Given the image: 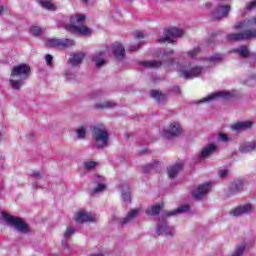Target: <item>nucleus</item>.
<instances>
[{
	"label": "nucleus",
	"mask_w": 256,
	"mask_h": 256,
	"mask_svg": "<svg viewBox=\"0 0 256 256\" xmlns=\"http://www.w3.org/2000/svg\"><path fill=\"white\" fill-rule=\"evenodd\" d=\"M31 75V66L28 64H19L12 68L10 73V87L19 91L25 85L26 79Z\"/></svg>",
	"instance_id": "1"
},
{
	"label": "nucleus",
	"mask_w": 256,
	"mask_h": 256,
	"mask_svg": "<svg viewBox=\"0 0 256 256\" xmlns=\"http://www.w3.org/2000/svg\"><path fill=\"white\" fill-rule=\"evenodd\" d=\"M86 16L84 14H77L70 16V22L65 26L66 31L70 33H78L83 37H91L93 30L83 25L85 23Z\"/></svg>",
	"instance_id": "2"
},
{
	"label": "nucleus",
	"mask_w": 256,
	"mask_h": 256,
	"mask_svg": "<svg viewBox=\"0 0 256 256\" xmlns=\"http://www.w3.org/2000/svg\"><path fill=\"white\" fill-rule=\"evenodd\" d=\"M92 137L96 143V147L98 149H103L107 147L109 143V133L107 132V128L103 124H98L92 129Z\"/></svg>",
	"instance_id": "3"
},
{
	"label": "nucleus",
	"mask_w": 256,
	"mask_h": 256,
	"mask_svg": "<svg viewBox=\"0 0 256 256\" xmlns=\"http://www.w3.org/2000/svg\"><path fill=\"white\" fill-rule=\"evenodd\" d=\"M2 218L8 225H12L16 231H19V233H29V226L23 219L11 216L7 212H2Z\"/></svg>",
	"instance_id": "4"
},
{
	"label": "nucleus",
	"mask_w": 256,
	"mask_h": 256,
	"mask_svg": "<svg viewBox=\"0 0 256 256\" xmlns=\"http://www.w3.org/2000/svg\"><path fill=\"white\" fill-rule=\"evenodd\" d=\"M141 213V208H135L126 214V217L124 218H118L116 215L112 217V223H118V225H128V223H131V221H134V219H137L139 217V214Z\"/></svg>",
	"instance_id": "5"
},
{
	"label": "nucleus",
	"mask_w": 256,
	"mask_h": 256,
	"mask_svg": "<svg viewBox=\"0 0 256 256\" xmlns=\"http://www.w3.org/2000/svg\"><path fill=\"white\" fill-rule=\"evenodd\" d=\"M228 41H247L249 39H256V29L246 30L240 33H230L226 36Z\"/></svg>",
	"instance_id": "6"
},
{
	"label": "nucleus",
	"mask_w": 256,
	"mask_h": 256,
	"mask_svg": "<svg viewBox=\"0 0 256 256\" xmlns=\"http://www.w3.org/2000/svg\"><path fill=\"white\" fill-rule=\"evenodd\" d=\"M185 35V32L178 28H170L165 31L164 37L158 39V43H173V39H177V37H183Z\"/></svg>",
	"instance_id": "7"
},
{
	"label": "nucleus",
	"mask_w": 256,
	"mask_h": 256,
	"mask_svg": "<svg viewBox=\"0 0 256 256\" xmlns=\"http://www.w3.org/2000/svg\"><path fill=\"white\" fill-rule=\"evenodd\" d=\"M46 47H52L54 49H67V47H73L75 45V41L71 39H49L45 43Z\"/></svg>",
	"instance_id": "8"
},
{
	"label": "nucleus",
	"mask_w": 256,
	"mask_h": 256,
	"mask_svg": "<svg viewBox=\"0 0 256 256\" xmlns=\"http://www.w3.org/2000/svg\"><path fill=\"white\" fill-rule=\"evenodd\" d=\"M107 51L108 50L105 49L91 55V61L96 67H103L104 65H107Z\"/></svg>",
	"instance_id": "9"
},
{
	"label": "nucleus",
	"mask_w": 256,
	"mask_h": 256,
	"mask_svg": "<svg viewBox=\"0 0 256 256\" xmlns=\"http://www.w3.org/2000/svg\"><path fill=\"white\" fill-rule=\"evenodd\" d=\"M76 223H95L97 215H91L85 211H79L74 216Z\"/></svg>",
	"instance_id": "10"
},
{
	"label": "nucleus",
	"mask_w": 256,
	"mask_h": 256,
	"mask_svg": "<svg viewBox=\"0 0 256 256\" xmlns=\"http://www.w3.org/2000/svg\"><path fill=\"white\" fill-rule=\"evenodd\" d=\"M182 132L181 125L179 123L174 122L170 124L168 129L163 131V137L166 139H171V137H179V134Z\"/></svg>",
	"instance_id": "11"
},
{
	"label": "nucleus",
	"mask_w": 256,
	"mask_h": 256,
	"mask_svg": "<svg viewBox=\"0 0 256 256\" xmlns=\"http://www.w3.org/2000/svg\"><path fill=\"white\" fill-rule=\"evenodd\" d=\"M230 97H233L231 92H225V91L214 92L208 95L203 100H201L199 103H209L211 101H217V99H230Z\"/></svg>",
	"instance_id": "12"
},
{
	"label": "nucleus",
	"mask_w": 256,
	"mask_h": 256,
	"mask_svg": "<svg viewBox=\"0 0 256 256\" xmlns=\"http://www.w3.org/2000/svg\"><path fill=\"white\" fill-rule=\"evenodd\" d=\"M255 208L251 204H245L243 206H238L230 211V215L233 217H241V215H247L248 213H253Z\"/></svg>",
	"instance_id": "13"
},
{
	"label": "nucleus",
	"mask_w": 256,
	"mask_h": 256,
	"mask_svg": "<svg viewBox=\"0 0 256 256\" xmlns=\"http://www.w3.org/2000/svg\"><path fill=\"white\" fill-rule=\"evenodd\" d=\"M202 73L203 68L201 66H196L190 71L181 70L180 77H184V79H195V77H199Z\"/></svg>",
	"instance_id": "14"
},
{
	"label": "nucleus",
	"mask_w": 256,
	"mask_h": 256,
	"mask_svg": "<svg viewBox=\"0 0 256 256\" xmlns=\"http://www.w3.org/2000/svg\"><path fill=\"white\" fill-rule=\"evenodd\" d=\"M209 191H211V184H202L192 192V197H194V199H201L204 195H207Z\"/></svg>",
	"instance_id": "15"
},
{
	"label": "nucleus",
	"mask_w": 256,
	"mask_h": 256,
	"mask_svg": "<svg viewBox=\"0 0 256 256\" xmlns=\"http://www.w3.org/2000/svg\"><path fill=\"white\" fill-rule=\"evenodd\" d=\"M229 11H231V6L224 5L219 6L214 12H213V19L219 20V19H225L227 15H229Z\"/></svg>",
	"instance_id": "16"
},
{
	"label": "nucleus",
	"mask_w": 256,
	"mask_h": 256,
	"mask_svg": "<svg viewBox=\"0 0 256 256\" xmlns=\"http://www.w3.org/2000/svg\"><path fill=\"white\" fill-rule=\"evenodd\" d=\"M156 234L165 235L166 237H173V235H175V229L167 225V223H162L158 225Z\"/></svg>",
	"instance_id": "17"
},
{
	"label": "nucleus",
	"mask_w": 256,
	"mask_h": 256,
	"mask_svg": "<svg viewBox=\"0 0 256 256\" xmlns=\"http://www.w3.org/2000/svg\"><path fill=\"white\" fill-rule=\"evenodd\" d=\"M112 53L118 61L125 59V47H123L121 43H114L112 45Z\"/></svg>",
	"instance_id": "18"
},
{
	"label": "nucleus",
	"mask_w": 256,
	"mask_h": 256,
	"mask_svg": "<svg viewBox=\"0 0 256 256\" xmlns=\"http://www.w3.org/2000/svg\"><path fill=\"white\" fill-rule=\"evenodd\" d=\"M256 27V17L235 24L234 29H253Z\"/></svg>",
	"instance_id": "19"
},
{
	"label": "nucleus",
	"mask_w": 256,
	"mask_h": 256,
	"mask_svg": "<svg viewBox=\"0 0 256 256\" xmlns=\"http://www.w3.org/2000/svg\"><path fill=\"white\" fill-rule=\"evenodd\" d=\"M83 59H85V53L77 52L69 58V63L72 67H77L83 63Z\"/></svg>",
	"instance_id": "20"
},
{
	"label": "nucleus",
	"mask_w": 256,
	"mask_h": 256,
	"mask_svg": "<svg viewBox=\"0 0 256 256\" xmlns=\"http://www.w3.org/2000/svg\"><path fill=\"white\" fill-rule=\"evenodd\" d=\"M217 149V145L215 144H209L206 147L202 149V151L199 154L200 159H207L209 155H213Z\"/></svg>",
	"instance_id": "21"
},
{
	"label": "nucleus",
	"mask_w": 256,
	"mask_h": 256,
	"mask_svg": "<svg viewBox=\"0 0 256 256\" xmlns=\"http://www.w3.org/2000/svg\"><path fill=\"white\" fill-rule=\"evenodd\" d=\"M251 127H253L252 121L237 122L232 125V129L235 131H246V129H251Z\"/></svg>",
	"instance_id": "22"
},
{
	"label": "nucleus",
	"mask_w": 256,
	"mask_h": 256,
	"mask_svg": "<svg viewBox=\"0 0 256 256\" xmlns=\"http://www.w3.org/2000/svg\"><path fill=\"white\" fill-rule=\"evenodd\" d=\"M150 95L157 103H160L163 105V103H166L167 101V96L157 90L151 91Z\"/></svg>",
	"instance_id": "23"
},
{
	"label": "nucleus",
	"mask_w": 256,
	"mask_h": 256,
	"mask_svg": "<svg viewBox=\"0 0 256 256\" xmlns=\"http://www.w3.org/2000/svg\"><path fill=\"white\" fill-rule=\"evenodd\" d=\"M256 143L255 142H247L241 144L239 147L240 153H251V151H255Z\"/></svg>",
	"instance_id": "24"
},
{
	"label": "nucleus",
	"mask_w": 256,
	"mask_h": 256,
	"mask_svg": "<svg viewBox=\"0 0 256 256\" xmlns=\"http://www.w3.org/2000/svg\"><path fill=\"white\" fill-rule=\"evenodd\" d=\"M183 169V165L181 164H175L174 166H171L168 168V177L169 179H173L177 176V173Z\"/></svg>",
	"instance_id": "25"
},
{
	"label": "nucleus",
	"mask_w": 256,
	"mask_h": 256,
	"mask_svg": "<svg viewBox=\"0 0 256 256\" xmlns=\"http://www.w3.org/2000/svg\"><path fill=\"white\" fill-rule=\"evenodd\" d=\"M39 5L48 11H57V6L51 0H38Z\"/></svg>",
	"instance_id": "26"
},
{
	"label": "nucleus",
	"mask_w": 256,
	"mask_h": 256,
	"mask_svg": "<svg viewBox=\"0 0 256 256\" xmlns=\"http://www.w3.org/2000/svg\"><path fill=\"white\" fill-rule=\"evenodd\" d=\"M143 67H146V69H159L163 63L161 61L157 60H150V61H145L142 62Z\"/></svg>",
	"instance_id": "27"
},
{
	"label": "nucleus",
	"mask_w": 256,
	"mask_h": 256,
	"mask_svg": "<svg viewBox=\"0 0 256 256\" xmlns=\"http://www.w3.org/2000/svg\"><path fill=\"white\" fill-rule=\"evenodd\" d=\"M97 109H114L117 107V103L115 101H106L96 105Z\"/></svg>",
	"instance_id": "28"
},
{
	"label": "nucleus",
	"mask_w": 256,
	"mask_h": 256,
	"mask_svg": "<svg viewBox=\"0 0 256 256\" xmlns=\"http://www.w3.org/2000/svg\"><path fill=\"white\" fill-rule=\"evenodd\" d=\"M189 211V205H183L178 207L176 210L168 212L166 214V217H171L173 215H177V213H187Z\"/></svg>",
	"instance_id": "29"
},
{
	"label": "nucleus",
	"mask_w": 256,
	"mask_h": 256,
	"mask_svg": "<svg viewBox=\"0 0 256 256\" xmlns=\"http://www.w3.org/2000/svg\"><path fill=\"white\" fill-rule=\"evenodd\" d=\"M122 200L125 203H131V192L129 191V187L128 186H124L122 188Z\"/></svg>",
	"instance_id": "30"
},
{
	"label": "nucleus",
	"mask_w": 256,
	"mask_h": 256,
	"mask_svg": "<svg viewBox=\"0 0 256 256\" xmlns=\"http://www.w3.org/2000/svg\"><path fill=\"white\" fill-rule=\"evenodd\" d=\"M233 53H238L241 57L247 58L249 57V49H247L246 46H241L235 50H233Z\"/></svg>",
	"instance_id": "31"
},
{
	"label": "nucleus",
	"mask_w": 256,
	"mask_h": 256,
	"mask_svg": "<svg viewBox=\"0 0 256 256\" xmlns=\"http://www.w3.org/2000/svg\"><path fill=\"white\" fill-rule=\"evenodd\" d=\"M107 189V184L99 183L91 192V195H97V193H103Z\"/></svg>",
	"instance_id": "32"
},
{
	"label": "nucleus",
	"mask_w": 256,
	"mask_h": 256,
	"mask_svg": "<svg viewBox=\"0 0 256 256\" xmlns=\"http://www.w3.org/2000/svg\"><path fill=\"white\" fill-rule=\"evenodd\" d=\"M30 33L31 35H33L34 37H37L39 35H42V33H45V29L40 28L39 26H32L30 28Z\"/></svg>",
	"instance_id": "33"
},
{
	"label": "nucleus",
	"mask_w": 256,
	"mask_h": 256,
	"mask_svg": "<svg viewBox=\"0 0 256 256\" xmlns=\"http://www.w3.org/2000/svg\"><path fill=\"white\" fill-rule=\"evenodd\" d=\"M147 215H159L161 213V206L155 205L146 210Z\"/></svg>",
	"instance_id": "34"
},
{
	"label": "nucleus",
	"mask_w": 256,
	"mask_h": 256,
	"mask_svg": "<svg viewBox=\"0 0 256 256\" xmlns=\"http://www.w3.org/2000/svg\"><path fill=\"white\" fill-rule=\"evenodd\" d=\"M232 191H241L243 189V181L241 180H234L231 184Z\"/></svg>",
	"instance_id": "35"
},
{
	"label": "nucleus",
	"mask_w": 256,
	"mask_h": 256,
	"mask_svg": "<svg viewBox=\"0 0 256 256\" xmlns=\"http://www.w3.org/2000/svg\"><path fill=\"white\" fill-rule=\"evenodd\" d=\"M76 135L78 139H85L87 135V129L83 126L76 129Z\"/></svg>",
	"instance_id": "36"
},
{
	"label": "nucleus",
	"mask_w": 256,
	"mask_h": 256,
	"mask_svg": "<svg viewBox=\"0 0 256 256\" xmlns=\"http://www.w3.org/2000/svg\"><path fill=\"white\" fill-rule=\"evenodd\" d=\"M73 233H75V228L73 226L67 227L66 231L64 232L65 239H69Z\"/></svg>",
	"instance_id": "37"
},
{
	"label": "nucleus",
	"mask_w": 256,
	"mask_h": 256,
	"mask_svg": "<svg viewBox=\"0 0 256 256\" xmlns=\"http://www.w3.org/2000/svg\"><path fill=\"white\" fill-rule=\"evenodd\" d=\"M223 56L221 54H216L209 58V61H212V63H219V61H222Z\"/></svg>",
	"instance_id": "38"
},
{
	"label": "nucleus",
	"mask_w": 256,
	"mask_h": 256,
	"mask_svg": "<svg viewBox=\"0 0 256 256\" xmlns=\"http://www.w3.org/2000/svg\"><path fill=\"white\" fill-rule=\"evenodd\" d=\"M97 167V163L93 161L85 162L84 163V169H95Z\"/></svg>",
	"instance_id": "39"
},
{
	"label": "nucleus",
	"mask_w": 256,
	"mask_h": 256,
	"mask_svg": "<svg viewBox=\"0 0 256 256\" xmlns=\"http://www.w3.org/2000/svg\"><path fill=\"white\" fill-rule=\"evenodd\" d=\"M245 251V246H240L236 249L235 253L232 256H242Z\"/></svg>",
	"instance_id": "40"
},
{
	"label": "nucleus",
	"mask_w": 256,
	"mask_h": 256,
	"mask_svg": "<svg viewBox=\"0 0 256 256\" xmlns=\"http://www.w3.org/2000/svg\"><path fill=\"white\" fill-rule=\"evenodd\" d=\"M219 141H222L223 143H227L229 141V136L225 133H220L218 136Z\"/></svg>",
	"instance_id": "41"
},
{
	"label": "nucleus",
	"mask_w": 256,
	"mask_h": 256,
	"mask_svg": "<svg viewBox=\"0 0 256 256\" xmlns=\"http://www.w3.org/2000/svg\"><path fill=\"white\" fill-rule=\"evenodd\" d=\"M255 7H256V0L247 4L245 9H246V11H253V9H255Z\"/></svg>",
	"instance_id": "42"
},
{
	"label": "nucleus",
	"mask_w": 256,
	"mask_h": 256,
	"mask_svg": "<svg viewBox=\"0 0 256 256\" xmlns=\"http://www.w3.org/2000/svg\"><path fill=\"white\" fill-rule=\"evenodd\" d=\"M218 175L221 179H225L229 175V170H220L218 171Z\"/></svg>",
	"instance_id": "43"
},
{
	"label": "nucleus",
	"mask_w": 256,
	"mask_h": 256,
	"mask_svg": "<svg viewBox=\"0 0 256 256\" xmlns=\"http://www.w3.org/2000/svg\"><path fill=\"white\" fill-rule=\"evenodd\" d=\"M45 60H46V63L49 67H51V65L53 64V56H51V54H47L45 56Z\"/></svg>",
	"instance_id": "44"
},
{
	"label": "nucleus",
	"mask_w": 256,
	"mask_h": 256,
	"mask_svg": "<svg viewBox=\"0 0 256 256\" xmlns=\"http://www.w3.org/2000/svg\"><path fill=\"white\" fill-rule=\"evenodd\" d=\"M199 53V48H194L188 52V57H195Z\"/></svg>",
	"instance_id": "45"
},
{
	"label": "nucleus",
	"mask_w": 256,
	"mask_h": 256,
	"mask_svg": "<svg viewBox=\"0 0 256 256\" xmlns=\"http://www.w3.org/2000/svg\"><path fill=\"white\" fill-rule=\"evenodd\" d=\"M30 177H35L36 179H40V178H41V172H39V171H33V172L30 174Z\"/></svg>",
	"instance_id": "46"
},
{
	"label": "nucleus",
	"mask_w": 256,
	"mask_h": 256,
	"mask_svg": "<svg viewBox=\"0 0 256 256\" xmlns=\"http://www.w3.org/2000/svg\"><path fill=\"white\" fill-rule=\"evenodd\" d=\"M139 47H141V45H138V46H130V47L128 48V51H129L130 53H133V51H138Z\"/></svg>",
	"instance_id": "47"
},
{
	"label": "nucleus",
	"mask_w": 256,
	"mask_h": 256,
	"mask_svg": "<svg viewBox=\"0 0 256 256\" xmlns=\"http://www.w3.org/2000/svg\"><path fill=\"white\" fill-rule=\"evenodd\" d=\"M135 37L137 38V39H141V38H143V37H145V35L142 33V32H135Z\"/></svg>",
	"instance_id": "48"
},
{
	"label": "nucleus",
	"mask_w": 256,
	"mask_h": 256,
	"mask_svg": "<svg viewBox=\"0 0 256 256\" xmlns=\"http://www.w3.org/2000/svg\"><path fill=\"white\" fill-rule=\"evenodd\" d=\"M173 58L169 59L168 62L166 63L167 67H171L173 65Z\"/></svg>",
	"instance_id": "49"
},
{
	"label": "nucleus",
	"mask_w": 256,
	"mask_h": 256,
	"mask_svg": "<svg viewBox=\"0 0 256 256\" xmlns=\"http://www.w3.org/2000/svg\"><path fill=\"white\" fill-rule=\"evenodd\" d=\"M164 55H173V50H169V51L165 52Z\"/></svg>",
	"instance_id": "50"
},
{
	"label": "nucleus",
	"mask_w": 256,
	"mask_h": 256,
	"mask_svg": "<svg viewBox=\"0 0 256 256\" xmlns=\"http://www.w3.org/2000/svg\"><path fill=\"white\" fill-rule=\"evenodd\" d=\"M67 79H75V76H71L70 74L66 75Z\"/></svg>",
	"instance_id": "51"
},
{
	"label": "nucleus",
	"mask_w": 256,
	"mask_h": 256,
	"mask_svg": "<svg viewBox=\"0 0 256 256\" xmlns=\"http://www.w3.org/2000/svg\"><path fill=\"white\" fill-rule=\"evenodd\" d=\"M28 137H29L30 139H33V137H35V134L30 133V134L28 135Z\"/></svg>",
	"instance_id": "52"
},
{
	"label": "nucleus",
	"mask_w": 256,
	"mask_h": 256,
	"mask_svg": "<svg viewBox=\"0 0 256 256\" xmlns=\"http://www.w3.org/2000/svg\"><path fill=\"white\" fill-rule=\"evenodd\" d=\"M98 181L103 182V181H105V178L104 177H98Z\"/></svg>",
	"instance_id": "53"
},
{
	"label": "nucleus",
	"mask_w": 256,
	"mask_h": 256,
	"mask_svg": "<svg viewBox=\"0 0 256 256\" xmlns=\"http://www.w3.org/2000/svg\"><path fill=\"white\" fill-rule=\"evenodd\" d=\"M3 13V6L0 5V15Z\"/></svg>",
	"instance_id": "54"
},
{
	"label": "nucleus",
	"mask_w": 256,
	"mask_h": 256,
	"mask_svg": "<svg viewBox=\"0 0 256 256\" xmlns=\"http://www.w3.org/2000/svg\"><path fill=\"white\" fill-rule=\"evenodd\" d=\"M83 1V3H87L89 0H82Z\"/></svg>",
	"instance_id": "55"
},
{
	"label": "nucleus",
	"mask_w": 256,
	"mask_h": 256,
	"mask_svg": "<svg viewBox=\"0 0 256 256\" xmlns=\"http://www.w3.org/2000/svg\"><path fill=\"white\" fill-rule=\"evenodd\" d=\"M206 5H207L208 7H211V3H207Z\"/></svg>",
	"instance_id": "56"
},
{
	"label": "nucleus",
	"mask_w": 256,
	"mask_h": 256,
	"mask_svg": "<svg viewBox=\"0 0 256 256\" xmlns=\"http://www.w3.org/2000/svg\"><path fill=\"white\" fill-rule=\"evenodd\" d=\"M149 167H153V165L149 164Z\"/></svg>",
	"instance_id": "57"
}]
</instances>
